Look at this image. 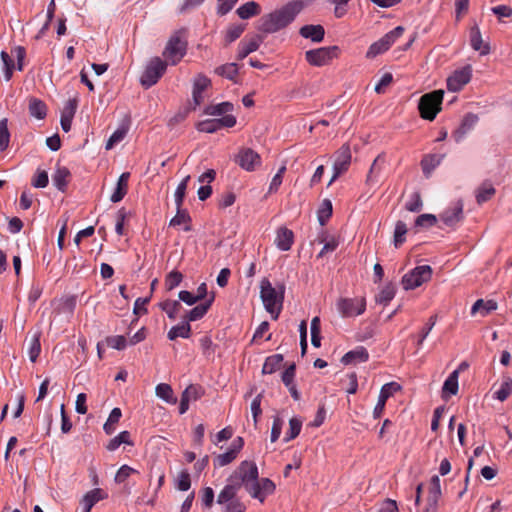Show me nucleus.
Returning a JSON list of instances; mask_svg holds the SVG:
<instances>
[{
  "instance_id": "nucleus-1",
  "label": "nucleus",
  "mask_w": 512,
  "mask_h": 512,
  "mask_svg": "<svg viewBox=\"0 0 512 512\" xmlns=\"http://www.w3.org/2000/svg\"><path fill=\"white\" fill-rule=\"evenodd\" d=\"M228 481L240 483L254 499L264 502L275 491V484L268 478L259 479L258 467L253 461H242Z\"/></svg>"
},
{
  "instance_id": "nucleus-2",
  "label": "nucleus",
  "mask_w": 512,
  "mask_h": 512,
  "mask_svg": "<svg viewBox=\"0 0 512 512\" xmlns=\"http://www.w3.org/2000/svg\"><path fill=\"white\" fill-rule=\"evenodd\" d=\"M302 1H291L282 8L262 16L259 20L258 30L264 33H275L289 25L303 9Z\"/></svg>"
},
{
  "instance_id": "nucleus-3",
  "label": "nucleus",
  "mask_w": 512,
  "mask_h": 512,
  "mask_svg": "<svg viewBox=\"0 0 512 512\" xmlns=\"http://www.w3.org/2000/svg\"><path fill=\"white\" fill-rule=\"evenodd\" d=\"M233 108V104L230 102H222L206 107L205 114L217 117L205 121L208 125L206 128H219L220 126L232 128L235 126L236 118L231 114Z\"/></svg>"
},
{
  "instance_id": "nucleus-4",
  "label": "nucleus",
  "mask_w": 512,
  "mask_h": 512,
  "mask_svg": "<svg viewBox=\"0 0 512 512\" xmlns=\"http://www.w3.org/2000/svg\"><path fill=\"white\" fill-rule=\"evenodd\" d=\"M283 294V289L278 293L267 278L262 279L260 283V297L265 309L271 314L273 320H277L281 313Z\"/></svg>"
},
{
  "instance_id": "nucleus-5",
  "label": "nucleus",
  "mask_w": 512,
  "mask_h": 512,
  "mask_svg": "<svg viewBox=\"0 0 512 512\" xmlns=\"http://www.w3.org/2000/svg\"><path fill=\"white\" fill-rule=\"evenodd\" d=\"M187 40L184 37V31H176L169 38L164 51L163 57L170 65L178 64L187 52Z\"/></svg>"
},
{
  "instance_id": "nucleus-6",
  "label": "nucleus",
  "mask_w": 512,
  "mask_h": 512,
  "mask_svg": "<svg viewBox=\"0 0 512 512\" xmlns=\"http://www.w3.org/2000/svg\"><path fill=\"white\" fill-rule=\"evenodd\" d=\"M443 96V90H434L421 96L418 101V112L420 116L427 120L435 119L436 115L441 110Z\"/></svg>"
},
{
  "instance_id": "nucleus-7",
  "label": "nucleus",
  "mask_w": 512,
  "mask_h": 512,
  "mask_svg": "<svg viewBox=\"0 0 512 512\" xmlns=\"http://www.w3.org/2000/svg\"><path fill=\"white\" fill-rule=\"evenodd\" d=\"M168 63L160 57L152 58L141 75L140 82L143 87L150 88L155 85L167 69Z\"/></svg>"
},
{
  "instance_id": "nucleus-8",
  "label": "nucleus",
  "mask_w": 512,
  "mask_h": 512,
  "mask_svg": "<svg viewBox=\"0 0 512 512\" xmlns=\"http://www.w3.org/2000/svg\"><path fill=\"white\" fill-rule=\"evenodd\" d=\"M12 56L16 57L17 59V69L19 71L23 70L24 58L26 56L25 48L22 46H16L11 50V55L5 51L1 52L0 57L3 62V71L6 81H9L11 79L13 75V69L15 68Z\"/></svg>"
},
{
  "instance_id": "nucleus-9",
  "label": "nucleus",
  "mask_w": 512,
  "mask_h": 512,
  "mask_svg": "<svg viewBox=\"0 0 512 512\" xmlns=\"http://www.w3.org/2000/svg\"><path fill=\"white\" fill-rule=\"evenodd\" d=\"M12 56L16 57L17 59V69L19 71L23 70L24 58L26 56L25 48L22 46H16L11 50V55L5 51L1 52L0 57L3 62V71L6 81H9L11 79L13 75V69L15 68Z\"/></svg>"
},
{
  "instance_id": "nucleus-10",
  "label": "nucleus",
  "mask_w": 512,
  "mask_h": 512,
  "mask_svg": "<svg viewBox=\"0 0 512 512\" xmlns=\"http://www.w3.org/2000/svg\"><path fill=\"white\" fill-rule=\"evenodd\" d=\"M351 150L348 144H343L335 153L333 176L328 185H331L339 176L348 171L351 164Z\"/></svg>"
},
{
  "instance_id": "nucleus-11",
  "label": "nucleus",
  "mask_w": 512,
  "mask_h": 512,
  "mask_svg": "<svg viewBox=\"0 0 512 512\" xmlns=\"http://www.w3.org/2000/svg\"><path fill=\"white\" fill-rule=\"evenodd\" d=\"M338 47H321L308 50L305 53L306 61L313 66H324L337 56Z\"/></svg>"
},
{
  "instance_id": "nucleus-12",
  "label": "nucleus",
  "mask_w": 512,
  "mask_h": 512,
  "mask_svg": "<svg viewBox=\"0 0 512 512\" xmlns=\"http://www.w3.org/2000/svg\"><path fill=\"white\" fill-rule=\"evenodd\" d=\"M337 308L343 317H354L364 313L366 309L365 298H341Z\"/></svg>"
},
{
  "instance_id": "nucleus-13",
  "label": "nucleus",
  "mask_w": 512,
  "mask_h": 512,
  "mask_svg": "<svg viewBox=\"0 0 512 512\" xmlns=\"http://www.w3.org/2000/svg\"><path fill=\"white\" fill-rule=\"evenodd\" d=\"M472 77L471 65H466L461 69L455 70L452 75L447 78V88L449 91L458 92L466 84H468Z\"/></svg>"
},
{
  "instance_id": "nucleus-14",
  "label": "nucleus",
  "mask_w": 512,
  "mask_h": 512,
  "mask_svg": "<svg viewBox=\"0 0 512 512\" xmlns=\"http://www.w3.org/2000/svg\"><path fill=\"white\" fill-rule=\"evenodd\" d=\"M440 478L437 475L432 476L428 485L427 506L423 512H437L438 502L441 498Z\"/></svg>"
},
{
  "instance_id": "nucleus-15",
  "label": "nucleus",
  "mask_w": 512,
  "mask_h": 512,
  "mask_svg": "<svg viewBox=\"0 0 512 512\" xmlns=\"http://www.w3.org/2000/svg\"><path fill=\"white\" fill-rule=\"evenodd\" d=\"M79 98L77 96L70 97L63 102L61 107L60 123L61 128H71L72 119L78 107Z\"/></svg>"
},
{
  "instance_id": "nucleus-16",
  "label": "nucleus",
  "mask_w": 512,
  "mask_h": 512,
  "mask_svg": "<svg viewBox=\"0 0 512 512\" xmlns=\"http://www.w3.org/2000/svg\"><path fill=\"white\" fill-rule=\"evenodd\" d=\"M400 389V385L396 382H390L382 386L378 398V402L373 410L374 418H379L385 408L387 399Z\"/></svg>"
},
{
  "instance_id": "nucleus-17",
  "label": "nucleus",
  "mask_w": 512,
  "mask_h": 512,
  "mask_svg": "<svg viewBox=\"0 0 512 512\" xmlns=\"http://www.w3.org/2000/svg\"><path fill=\"white\" fill-rule=\"evenodd\" d=\"M262 42L263 37L257 34L241 40L237 48V59L243 60L246 58L250 53L256 51Z\"/></svg>"
},
{
  "instance_id": "nucleus-18",
  "label": "nucleus",
  "mask_w": 512,
  "mask_h": 512,
  "mask_svg": "<svg viewBox=\"0 0 512 512\" xmlns=\"http://www.w3.org/2000/svg\"><path fill=\"white\" fill-rule=\"evenodd\" d=\"M238 164L247 171H253L261 163L260 156L252 149H244L238 155Z\"/></svg>"
},
{
  "instance_id": "nucleus-19",
  "label": "nucleus",
  "mask_w": 512,
  "mask_h": 512,
  "mask_svg": "<svg viewBox=\"0 0 512 512\" xmlns=\"http://www.w3.org/2000/svg\"><path fill=\"white\" fill-rule=\"evenodd\" d=\"M463 219V204L459 201L452 208L445 210L441 214V220L449 227L455 226Z\"/></svg>"
},
{
  "instance_id": "nucleus-20",
  "label": "nucleus",
  "mask_w": 512,
  "mask_h": 512,
  "mask_svg": "<svg viewBox=\"0 0 512 512\" xmlns=\"http://www.w3.org/2000/svg\"><path fill=\"white\" fill-rule=\"evenodd\" d=\"M71 180V173L65 166L57 164L55 172L52 175V181L55 187L62 192L66 191V188Z\"/></svg>"
},
{
  "instance_id": "nucleus-21",
  "label": "nucleus",
  "mask_w": 512,
  "mask_h": 512,
  "mask_svg": "<svg viewBox=\"0 0 512 512\" xmlns=\"http://www.w3.org/2000/svg\"><path fill=\"white\" fill-rule=\"evenodd\" d=\"M240 489V483L229 481L227 485L224 486V488L221 490L217 497V503L220 505H226L230 503V501H237L239 500L236 498L237 492Z\"/></svg>"
},
{
  "instance_id": "nucleus-22",
  "label": "nucleus",
  "mask_w": 512,
  "mask_h": 512,
  "mask_svg": "<svg viewBox=\"0 0 512 512\" xmlns=\"http://www.w3.org/2000/svg\"><path fill=\"white\" fill-rule=\"evenodd\" d=\"M470 45L475 51H480L481 55H488L490 53V45L483 43L482 35L477 24L470 28Z\"/></svg>"
},
{
  "instance_id": "nucleus-23",
  "label": "nucleus",
  "mask_w": 512,
  "mask_h": 512,
  "mask_svg": "<svg viewBox=\"0 0 512 512\" xmlns=\"http://www.w3.org/2000/svg\"><path fill=\"white\" fill-rule=\"evenodd\" d=\"M130 179V173L124 172L118 178L114 192L112 193L110 200L113 203L120 202L128 192V182Z\"/></svg>"
},
{
  "instance_id": "nucleus-24",
  "label": "nucleus",
  "mask_w": 512,
  "mask_h": 512,
  "mask_svg": "<svg viewBox=\"0 0 512 512\" xmlns=\"http://www.w3.org/2000/svg\"><path fill=\"white\" fill-rule=\"evenodd\" d=\"M294 242V234L292 230L281 227L277 231L275 243L281 251H288L291 249Z\"/></svg>"
},
{
  "instance_id": "nucleus-25",
  "label": "nucleus",
  "mask_w": 512,
  "mask_h": 512,
  "mask_svg": "<svg viewBox=\"0 0 512 512\" xmlns=\"http://www.w3.org/2000/svg\"><path fill=\"white\" fill-rule=\"evenodd\" d=\"M369 358V353L366 348L359 346L354 350L347 352L341 359L344 365L356 364L366 362Z\"/></svg>"
},
{
  "instance_id": "nucleus-26",
  "label": "nucleus",
  "mask_w": 512,
  "mask_h": 512,
  "mask_svg": "<svg viewBox=\"0 0 512 512\" xmlns=\"http://www.w3.org/2000/svg\"><path fill=\"white\" fill-rule=\"evenodd\" d=\"M105 498H107V494L100 488H95L87 492L82 499V512H91L92 507Z\"/></svg>"
},
{
  "instance_id": "nucleus-27",
  "label": "nucleus",
  "mask_w": 512,
  "mask_h": 512,
  "mask_svg": "<svg viewBox=\"0 0 512 512\" xmlns=\"http://www.w3.org/2000/svg\"><path fill=\"white\" fill-rule=\"evenodd\" d=\"M444 154H428L421 160V168L425 177H430L432 171L441 163Z\"/></svg>"
},
{
  "instance_id": "nucleus-28",
  "label": "nucleus",
  "mask_w": 512,
  "mask_h": 512,
  "mask_svg": "<svg viewBox=\"0 0 512 512\" xmlns=\"http://www.w3.org/2000/svg\"><path fill=\"white\" fill-rule=\"evenodd\" d=\"M47 105L42 100L31 97L28 102V112L30 116L42 120L47 115Z\"/></svg>"
},
{
  "instance_id": "nucleus-29",
  "label": "nucleus",
  "mask_w": 512,
  "mask_h": 512,
  "mask_svg": "<svg viewBox=\"0 0 512 512\" xmlns=\"http://www.w3.org/2000/svg\"><path fill=\"white\" fill-rule=\"evenodd\" d=\"M300 35L309 38L313 42H321L325 35V30L321 25H305L300 29Z\"/></svg>"
},
{
  "instance_id": "nucleus-30",
  "label": "nucleus",
  "mask_w": 512,
  "mask_h": 512,
  "mask_svg": "<svg viewBox=\"0 0 512 512\" xmlns=\"http://www.w3.org/2000/svg\"><path fill=\"white\" fill-rule=\"evenodd\" d=\"M213 301L214 296H212L205 303H201L194 307L193 309H191L189 313L185 316V321L189 323L201 319L207 313Z\"/></svg>"
},
{
  "instance_id": "nucleus-31",
  "label": "nucleus",
  "mask_w": 512,
  "mask_h": 512,
  "mask_svg": "<svg viewBox=\"0 0 512 512\" xmlns=\"http://www.w3.org/2000/svg\"><path fill=\"white\" fill-rule=\"evenodd\" d=\"M236 13L241 19H249L253 16L259 15L261 13V7L258 3L250 1L241 5L236 10Z\"/></svg>"
},
{
  "instance_id": "nucleus-32",
  "label": "nucleus",
  "mask_w": 512,
  "mask_h": 512,
  "mask_svg": "<svg viewBox=\"0 0 512 512\" xmlns=\"http://www.w3.org/2000/svg\"><path fill=\"white\" fill-rule=\"evenodd\" d=\"M498 305L495 300H487L478 299L471 308V314L475 315L477 312L481 311L483 316L488 315L490 312L495 311Z\"/></svg>"
},
{
  "instance_id": "nucleus-33",
  "label": "nucleus",
  "mask_w": 512,
  "mask_h": 512,
  "mask_svg": "<svg viewBox=\"0 0 512 512\" xmlns=\"http://www.w3.org/2000/svg\"><path fill=\"white\" fill-rule=\"evenodd\" d=\"M283 362V355L281 354H274L266 358L263 367H262V373L263 374H272L275 371H277Z\"/></svg>"
},
{
  "instance_id": "nucleus-34",
  "label": "nucleus",
  "mask_w": 512,
  "mask_h": 512,
  "mask_svg": "<svg viewBox=\"0 0 512 512\" xmlns=\"http://www.w3.org/2000/svg\"><path fill=\"white\" fill-rule=\"evenodd\" d=\"M190 335H191V326L188 322L185 321L182 324L173 326L169 330L167 337L169 340H175L178 337L187 339L190 337Z\"/></svg>"
},
{
  "instance_id": "nucleus-35",
  "label": "nucleus",
  "mask_w": 512,
  "mask_h": 512,
  "mask_svg": "<svg viewBox=\"0 0 512 512\" xmlns=\"http://www.w3.org/2000/svg\"><path fill=\"white\" fill-rule=\"evenodd\" d=\"M245 28H246V24L230 25L225 31V35H224L225 45L227 46V45L231 44L232 42H234L235 40H237L242 35Z\"/></svg>"
},
{
  "instance_id": "nucleus-36",
  "label": "nucleus",
  "mask_w": 512,
  "mask_h": 512,
  "mask_svg": "<svg viewBox=\"0 0 512 512\" xmlns=\"http://www.w3.org/2000/svg\"><path fill=\"white\" fill-rule=\"evenodd\" d=\"M156 395L167 403L175 404L177 398L174 396L172 387L166 383H160L155 389Z\"/></svg>"
},
{
  "instance_id": "nucleus-37",
  "label": "nucleus",
  "mask_w": 512,
  "mask_h": 512,
  "mask_svg": "<svg viewBox=\"0 0 512 512\" xmlns=\"http://www.w3.org/2000/svg\"><path fill=\"white\" fill-rule=\"evenodd\" d=\"M121 444L133 445L128 431H122L117 436L109 441L106 448L109 451H115Z\"/></svg>"
},
{
  "instance_id": "nucleus-38",
  "label": "nucleus",
  "mask_w": 512,
  "mask_h": 512,
  "mask_svg": "<svg viewBox=\"0 0 512 512\" xmlns=\"http://www.w3.org/2000/svg\"><path fill=\"white\" fill-rule=\"evenodd\" d=\"M458 370L453 371L449 377L445 380L442 393L443 397L446 393H449L451 395H456L458 392Z\"/></svg>"
},
{
  "instance_id": "nucleus-39",
  "label": "nucleus",
  "mask_w": 512,
  "mask_h": 512,
  "mask_svg": "<svg viewBox=\"0 0 512 512\" xmlns=\"http://www.w3.org/2000/svg\"><path fill=\"white\" fill-rule=\"evenodd\" d=\"M160 307L170 319L174 320L181 310L182 305L177 300H165L160 303Z\"/></svg>"
},
{
  "instance_id": "nucleus-40",
  "label": "nucleus",
  "mask_w": 512,
  "mask_h": 512,
  "mask_svg": "<svg viewBox=\"0 0 512 512\" xmlns=\"http://www.w3.org/2000/svg\"><path fill=\"white\" fill-rule=\"evenodd\" d=\"M191 177L190 175H187L177 186L175 190V204L176 208H181L183 206V202L186 196V190L188 187V183L190 181Z\"/></svg>"
},
{
  "instance_id": "nucleus-41",
  "label": "nucleus",
  "mask_w": 512,
  "mask_h": 512,
  "mask_svg": "<svg viewBox=\"0 0 512 512\" xmlns=\"http://www.w3.org/2000/svg\"><path fill=\"white\" fill-rule=\"evenodd\" d=\"M383 163L384 158L381 155H378L370 167L369 173L367 175V183L374 184L378 181V175L382 169Z\"/></svg>"
},
{
  "instance_id": "nucleus-42",
  "label": "nucleus",
  "mask_w": 512,
  "mask_h": 512,
  "mask_svg": "<svg viewBox=\"0 0 512 512\" xmlns=\"http://www.w3.org/2000/svg\"><path fill=\"white\" fill-rule=\"evenodd\" d=\"M215 72L222 77L235 81L238 74V67L235 63H227L215 69Z\"/></svg>"
},
{
  "instance_id": "nucleus-43",
  "label": "nucleus",
  "mask_w": 512,
  "mask_h": 512,
  "mask_svg": "<svg viewBox=\"0 0 512 512\" xmlns=\"http://www.w3.org/2000/svg\"><path fill=\"white\" fill-rule=\"evenodd\" d=\"M407 231V224L404 221L399 220L396 222L394 230V245L396 248L400 247L405 242Z\"/></svg>"
},
{
  "instance_id": "nucleus-44",
  "label": "nucleus",
  "mask_w": 512,
  "mask_h": 512,
  "mask_svg": "<svg viewBox=\"0 0 512 512\" xmlns=\"http://www.w3.org/2000/svg\"><path fill=\"white\" fill-rule=\"evenodd\" d=\"M317 215L320 225L324 226L332 215V203L330 200L324 199L322 201L320 208L318 209Z\"/></svg>"
},
{
  "instance_id": "nucleus-45",
  "label": "nucleus",
  "mask_w": 512,
  "mask_h": 512,
  "mask_svg": "<svg viewBox=\"0 0 512 512\" xmlns=\"http://www.w3.org/2000/svg\"><path fill=\"white\" fill-rule=\"evenodd\" d=\"M301 428L302 421L297 417L291 418L289 421V430L286 433L284 441L289 442L290 440L296 438L300 434Z\"/></svg>"
},
{
  "instance_id": "nucleus-46",
  "label": "nucleus",
  "mask_w": 512,
  "mask_h": 512,
  "mask_svg": "<svg viewBox=\"0 0 512 512\" xmlns=\"http://www.w3.org/2000/svg\"><path fill=\"white\" fill-rule=\"evenodd\" d=\"M512 392V378L506 377L499 390L495 392V397L500 401H505Z\"/></svg>"
},
{
  "instance_id": "nucleus-47",
  "label": "nucleus",
  "mask_w": 512,
  "mask_h": 512,
  "mask_svg": "<svg viewBox=\"0 0 512 512\" xmlns=\"http://www.w3.org/2000/svg\"><path fill=\"white\" fill-rule=\"evenodd\" d=\"M183 275L179 271H171L165 278V287L168 291L173 290L182 282Z\"/></svg>"
},
{
  "instance_id": "nucleus-48",
  "label": "nucleus",
  "mask_w": 512,
  "mask_h": 512,
  "mask_svg": "<svg viewBox=\"0 0 512 512\" xmlns=\"http://www.w3.org/2000/svg\"><path fill=\"white\" fill-rule=\"evenodd\" d=\"M138 471L128 465H122L118 471L116 472V475L114 477V481L117 484H121L125 482L131 475L137 474Z\"/></svg>"
},
{
  "instance_id": "nucleus-49",
  "label": "nucleus",
  "mask_w": 512,
  "mask_h": 512,
  "mask_svg": "<svg viewBox=\"0 0 512 512\" xmlns=\"http://www.w3.org/2000/svg\"><path fill=\"white\" fill-rule=\"evenodd\" d=\"M404 32V28L402 26H397L387 34H385L380 40L384 44L383 46H387L389 49L391 45L400 37Z\"/></svg>"
},
{
  "instance_id": "nucleus-50",
  "label": "nucleus",
  "mask_w": 512,
  "mask_h": 512,
  "mask_svg": "<svg viewBox=\"0 0 512 512\" xmlns=\"http://www.w3.org/2000/svg\"><path fill=\"white\" fill-rule=\"evenodd\" d=\"M395 290L393 286H385L376 296V302L387 305L394 297Z\"/></svg>"
},
{
  "instance_id": "nucleus-51",
  "label": "nucleus",
  "mask_w": 512,
  "mask_h": 512,
  "mask_svg": "<svg viewBox=\"0 0 512 512\" xmlns=\"http://www.w3.org/2000/svg\"><path fill=\"white\" fill-rule=\"evenodd\" d=\"M191 487L190 474L187 470L181 471L176 479V488L180 491H187Z\"/></svg>"
},
{
  "instance_id": "nucleus-52",
  "label": "nucleus",
  "mask_w": 512,
  "mask_h": 512,
  "mask_svg": "<svg viewBox=\"0 0 512 512\" xmlns=\"http://www.w3.org/2000/svg\"><path fill=\"white\" fill-rule=\"evenodd\" d=\"M495 194V189L492 185H482L478 189V193L476 195L477 202L479 204L488 201Z\"/></svg>"
},
{
  "instance_id": "nucleus-53",
  "label": "nucleus",
  "mask_w": 512,
  "mask_h": 512,
  "mask_svg": "<svg viewBox=\"0 0 512 512\" xmlns=\"http://www.w3.org/2000/svg\"><path fill=\"white\" fill-rule=\"evenodd\" d=\"M433 269L429 265H418V287L431 280Z\"/></svg>"
},
{
  "instance_id": "nucleus-54",
  "label": "nucleus",
  "mask_w": 512,
  "mask_h": 512,
  "mask_svg": "<svg viewBox=\"0 0 512 512\" xmlns=\"http://www.w3.org/2000/svg\"><path fill=\"white\" fill-rule=\"evenodd\" d=\"M285 171H286V166L283 165L279 168L278 172L272 178L271 183L269 185V189H268L269 194L277 192L280 185L282 184V179H283V175H284Z\"/></svg>"
},
{
  "instance_id": "nucleus-55",
  "label": "nucleus",
  "mask_w": 512,
  "mask_h": 512,
  "mask_svg": "<svg viewBox=\"0 0 512 512\" xmlns=\"http://www.w3.org/2000/svg\"><path fill=\"white\" fill-rule=\"evenodd\" d=\"M191 218L189 216V213L187 212V210H184L181 208H177V213L176 215L170 220V223L169 225L170 226H179L183 223H187V222H190Z\"/></svg>"
},
{
  "instance_id": "nucleus-56",
  "label": "nucleus",
  "mask_w": 512,
  "mask_h": 512,
  "mask_svg": "<svg viewBox=\"0 0 512 512\" xmlns=\"http://www.w3.org/2000/svg\"><path fill=\"white\" fill-rule=\"evenodd\" d=\"M106 342L109 347L116 350H123L127 346L126 337L122 335L108 337Z\"/></svg>"
},
{
  "instance_id": "nucleus-57",
  "label": "nucleus",
  "mask_w": 512,
  "mask_h": 512,
  "mask_svg": "<svg viewBox=\"0 0 512 512\" xmlns=\"http://www.w3.org/2000/svg\"><path fill=\"white\" fill-rule=\"evenodd\" d=\"M199 344L205 356L210 357L214 354L216 345L213 344L211 337L203 336L200 338Z\"/></svg>"
},
{
  "instance_id": "nucleus-58",
  "label": "nucleus",
  "mask_w": 512,
  "mask_h": 512,
  "mask_svg": "<svg viewBox=\"0 0 512 512\" xmlns=\"http://www.w3.org/2000/svg\"><path fill=\"white\" fill-rule=\"evenodd\" d=\"M127 130H115L106 143V150L113 149L118 143L124 140Z\"/></svg>"
},
{
  "instance_id": "nucleus-59",
  "label": "nucleus",
  "mask_w": 512,
  "mask_h": 512,
  "mask_svg": "<svg viewBox=\"0 0 512 512\" xmlns=\"http://www.w3.org/2000/svg\"><path fill=\"white\" fill-rule=\"evenodd\" d=\"M401 283L405 290L414 289L416 287V267L402 277Z\"/></svg>"
},
{
  "instance_id": "nucleus-60",
  "label": "nucleus",
  "mask_w": 512,
  "mask_h": 512,
  "mask_svg": "<svg viewBox=\"0 0 512 512\" xmlns=\"http://www.w3.org/2000/svg\"><path fill=\"white\" fill-rule=\"evenodd\" d=\"M437 321V314L430 316L428 322L424 325L418 338V346L422 344L423 340L429 335Z\"/></svg>"
},
{
  "instance_id": "nucleus-61",
  "label": "nucleus",
  "mask_w": 512,
  "mask_h": 512,
  "mask_svg": "<svg viewBox=\"0 0 512 512\" xmlns=\"http://www.w3.org/2000/svg\"><path fill=\"white\" fill-rule=\"evenodd\" d=\"M40 352H41L40 340L38 337L35 336L31 340L29 351H28L29 359L31 360V362H36L37 358L40 355Z\"/></svg>"
},
{
  "instance_id": "nucleus-62",
  "label": "nucleus",
  "mask_w": 512,
  "mask_h": 512,
  "mask_svg": "<svg viewBox=\"0 0 512 512\" xmlns=\"http://www.w3.org/2000/svg\"><path fill=\"white\" fill-rule=\"evenodd\" d=\"M236 457L237 455L231 449H229L227 452L219 454L215 458V465H218L219 467L226 466L229 463H231Z\"/></svg>"
},
{
  "instance_id": "nucleus-63",
  "label": "nucleus",
  "mask_w": 512,
  "mask_h": 512,
  "mask_svg": "<svg viewBox=\"0 0 512 512\" xmlns=\"http://www.w3.org/2000/svg\"><path fill=\"white\" fill-rule=\"evenodd\" d=\"M384 44L379 39L378 41L374 42L368 49L366 53L367 58H374L379 54H382L383 52L387 51V46H383Z\"/></svg>"
},
{
  "instance_id": "nucleus-64",
  "label": "nucleus",
  "mask_w": 512,
  "mask_h": 512,
  "mask_svg": "<svg viewBox=\"0 0 512 512\" xmlns=\"http://www.w3.org/2000/svg\"><path fill=\"white\" fill-rule=\"evenodd\" d=\"M246 506L240 500L230 501V503L224 505V512H245Z\"/></svg>"
}]
</instances>
